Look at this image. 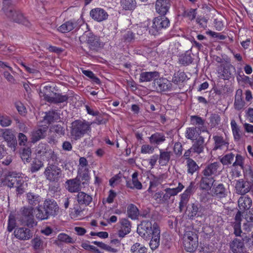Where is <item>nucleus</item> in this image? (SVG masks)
Here are the masks:
<instances>
[{
  "mask_svg": "<svg viewBox=\"0 0 253 253\" xmlns=\"http://www.w3.org/2000/svg\"><path fill=\"white\" fill-rule=\"evenodd\" d=\"M220 164L215 162L208 164L201 172V177L199 181L200 189H208L215 181V177L219 174Z\"/></svg>",
  "mask_w": 253,
  "mask_h": 253,
  "instance_id": "f257e3e1",
  "label": "nucleus"
},
{
  "mask_svg": "<svg viewBox=\"0 0 253 253\" xmlns=\"http://www.w3.org/2000/svg\"><path fill=\"white\" fill-rule=\"evenodd\" d=\"M59 207L53 199L44 200L42 205L37 206L35 211L36 217L39 220L48 219L50 217H55L59 213Z\"/></svg>",
  "mask_w": 253,
  "mask_h": 253,
  "instance_id": "f03ea898",
  "label": "nucleus"
},
{
  "mask_svg": "<svg viewBox=\"0 0 253 253\" xmlns=\"http://www.w3.org/2000/svg\"><path fill=\"white\" fill-rule=\"evenodd\" d=\"M91 124L85 120H75L71 123V136L76 140L81 139L84 134L91 131Z\"/></svg>",
  "mask_w": 253,
  "mask_h": 253,
  "instance_id": "7ed1b4c3",
  "label": "nucleus"
},
{
  "mask_svg": "<svg viewBox=\"0 0 253 253\" xmlns=\"http://www.w3.org/2000/svg\"><path fill=\"white\" fill-rule=\"evenodd\" d=\"M183 245L185 250L188 252H195L198 247V236L196 232L191 228L185 230L182 238Z\"/></svg>",
  "mask_w": 253,
  "mask_h": 253,
  "instance_id": "20e7f679",
  "label": "nucleus"
},
{
  "mask_svg": "<svg viewBox=\"0 0 253 253\" xmlns=\"http://www.w3.org/2000/svg\"><path fill=\"white\" fill-rule=\"evenodd\" d=\"M81 43H86L91 51L96 52L103 46L100 37L91 32L85 31L79 37Z\"/></svg>",
  "mask_w": 253,
  "mask_h": 253,
  "instance_id": "39448f33",
  "label": "nucleus"
},
{
  "mask_svg": "<svg viewBox=\"0 0 253 253\" xmlns=\"http://www.w3.org/2000/svg\"><path fill=\"white\" fill-rule=\"evenodd\" d=\"M5 184L10 188H15L17 194L19 195L25 192L27 185L23 177L17 176L13 173L6 177Z\"/></svg>",
  "mask_w": 253,
  "mask_h": 253,
  "instance_id": "423d86ee",
  "label": "nucleus"
},
{
  "mask_svg": "<svg viewBox=\"0 0 253 253\" xmlns=\"http://www.w3.org/2000/svg\"><path fill=\"white\" fill-rule=\"evenodd\" d=\"M34 208L24 207L21 208L20 214L17 217L18 221L21 224L29 227H33L37 225V222L34 219L33 214Z\"/></svg>",
  "mask_w": 253,
  "mask_h": 253,
  "instance_id": "0eeeda50",
  "label": "nucleus"
},
{
  "mask_svg": "<svg viewBox=\"0 0 253 253\" xmlns=\"http://www.w3.org/2000/svg\"><path fill=\"white\" fill-rule=\"evenodd\" d=\"M160 229L157 223L153 224L149 220H143L138 226L137 232L144 239H150L154 234L155 229Z\"/></svg>",
  "mask_w": 253,
  "mask_h": 253,
  "instance_id": "6e6552de",
  "label": "nucleus"
},
{
  "mask_svg": "<svg viewBox=\"0 0 253 253\" xmlns=\"http://www.w3.org/2000/svg\"><path fill=\"white\" fill-rule=\"evenodd\" d=\"M43 173L46 179L52 182H58L62 175L61 169L51 163H48Z\"/></svg>",
  "mask_w": 253,
  "mask_h": 253,
  "instance_id": "1a4fd4ad",
  "label": "nucleus"
},
{
  "mask_svg": "<svg viewBox=\"0 0 253 253\" xmlns=\"http://www.w3.org/2000/svg\"><path fill=\"white\" fill-rule=\"evenodd\" d=\"M169 19L165 16L155 17L153 21V25L149 32L153 35H156L163 29H166L169 26Z\"/></svg>",
  "mask_w": 253,
  "mask_h": 253,
  "instance_id": "9d476101",
  "label": "nucleus"
},
{
  "mask_svg": "<svg viewBox=\"0 0 253 253\" xmlns=\"http://www.w3.org/2000/svg\"><path fill=\"white\" fill-rule=\"evenodd\" d=\"M204 191H211V195L217 199H222L227 197L228 190L225 186L222 183L212 184V185L208 189H202Z\"/></svg>",
  "mask_w": 253,
  "mask_h": 253,
  "instance_id": "9b49d317",
  "label": "nucleus"
},
{
  "mask_svg": "<svg viewBox=\"0 0 253 253\" xmlns=\"http://www.w3.org/2000/svg\"><path fill=\"white\" fill-rule=\"evenodd\" d=\"M236 193L242 195H245L250 191H253V182L245 179H239L235 184Z\"/></svg>",
  "mask_w": 253,
  "mask_h": 253,
  "instance_id": "f8f14e48",
  "label": "nucleus"
},
{
  "mask_svg": "<svg viewBox=\"0 0 253 253\" xmlns=\"http://www.w3.org/2000/svg\"><path fill=\"white\" fill-rule=\"evenodd\" d=\"M208 138L205 135H200L198 134V137L196 138L194 142L191 147L193 152L197 154H200L203 153L204 151L205 147L207 145V143L205 142L206 138Z\"/></svg>",
  "mask_w": 253,
  "mask_h": 253,
  "instance_id": "ddd939ff",
  "label": "nucleus"
},
{
  "mask_svg": "<svg viewBox=\"0 0 253 253\" xmlns=\"http://www.w3.org/2000/svg\"><path fill=\"white\" fill-rule=\"evenodd\" d=\"M153 84L156 89L159 92L169 91L172 87L171 83L164 78H156L154 81Z\"/></svg>",
  "mask_w": 253,
  "mask_h": 253,
  "instance_id": "4468645a",
  "label": "nucleus"
},
{
  "mask_svg": "<svg viewBox=\"0 0 253 253\" xmlns=\"http://www.w3.org/2000/svg\"><path fill=\"white\" fill-rule=\"evenodd\" d=\"M172 0H157L155 9L157 13L165 16L169 11Z\"/></svg>",
  "mask_w": 253,
  "mask_h": 253,
  "instance_id": "2eb2a0df",
  "label": "nucleus"
},
{
  "mask_svg": "<svg viewBox=\"0 0 253 253\" xmlns=\"http://www.w3.org/2000/svg\"><path fill=\"white\" fill-rule=\"evenodd\" d=\"M90 16L93 20L99 22L106 20L108 17L107 12L101 8H95L91 10Z\"/></svg>",
  "mask_w": 253,
  "mask_h": 253,
  "instance_id": "dca6fc26",
  "label": "nucleus"
},
{
  "mask_svg": "<svg viewBox=\"0 0 253 253\" xmlns=\"http://www.w3.org/2000/svg\"><path fill=\"white\" fill-rule=\"evenodd\" d=\"M14 234L15 237L21 240H28L33 236L31 230L26 227H19L15 229Z\"/></svg>",
  "mask_w": 253,
  "mask_h": 253,
  "instance_id": "f3484780",
  "label": "nucleus"
},
{
  "mask_svg": "<svg viewBox=\"0 0 253 253\" xmlns=\"http://www.w3.org/2000/svg\"><path fill=\"white\" fill-rule=\"evenodd\" d=\"M5 14L7 17L16 23L25 24L26 22L24 16L19 11L9 9L6 11Z\"/></svg>",
  "mask_w": 253,
  "mask_h": 253,
  "instance_id": "a211bd4d",
  "label": "nucleus"
},
{
  "mask_svg": "<svg viewBox=\"0 0 253 253\" xmlns=\"http://www.w3.org/2000/svg\"><path fill=\"white\" fill-rule=\"evenodd\" d=\"M47 127H42L34 129L31 132V139L33 143L45 137Z\"/></svg>",
  "mask_w": 253,
  "mask_h": 253,
  "instance_id": "6ab92c4d",
  "label": "nucleus"
},
{
  "mask_svg": "<svg viewBox=\"0 0 253 253\" xmlns=\"http://www.w3.org/2000/svg\"><path fill=\"white\" fill-rule=\"evenodd\" d=\"M184 186L181 183H178V186L174 188H166L164 190L163 200L165 201V203L168 202L171 196L176 195L178 193L181 192L184 188Z\"/></svg>",
  "mask_w": 253,
  "mask_h": 253,
  "instance_id": "aec40b11",
  "label": "nucleus"
},
{
  "mask_svg": "<svg viewBox=\"0 0 253 253\" xmlns=\"http://www.w3.org/2000/svg\"><path fill=\"white\" fill-rule=\"evenodd\" d=\"M68 96L62 95L60 93H55L53 96H50L48 95L45 94L44 99L49 103L58 104L66 102L68 99Z\"/></svg>",
  "mask_w": 253,
  "mask_h": 253,
  "instance_id": "412c9836",
  "label": "nucleus"
},
{
  "mask_svg": "<svg viewBox=\"0 0 253 253\" xmlns=\"http://www.w3.org/2000/svg\"><path fill=\"white\" fill-rule=\"evenodd\" d=\"M79 28L78 23L75 20H69L60 25L57 29L62 33H68L74 29Z\"/></svg>",
  "mask_w": 253,
  "mask_h": 253,
  "instance_id": "4be33fe9",
  "label": "nucleus"
},
{
  "mask_svg": "<svg viewBox=\"0 0 253 253\" xmlns=\"http://www.w3.org/2000/svg\"><path fill=\"white\" fill-rule=\"evenodd\" d=\"M121 228L118 231V236L124 238L131 231L130 222L126 218H122L120 220Z\"/></svg>",
  "mask_w": 253,
  "mask_h": 253,
  "instance_id": "5701e85b",
  "label": "nucleus"
},
{
  "mask_svg": "<svg viewBox=\"0 0 253 253\" xmlns=\"http://www.w3.org/2000/svg\"><path fill=\"white\" fill-rule=\"evenodd\" d=\"M76 200L80 205L88 206L92 202V197L91 195L80 191L76 196Z\"/></svg>",
  "mask_w": 253,
  "mask_h": 253,
  "instance_id": "b1692460",
  "label": "nucleus"
},
{
  "mask_svg": "<svg viewBox=\"0 0 253 253\" xmlns=\"http://www.w3.org/2000/svg\"><path fill=\"white\" fill-rule=\"evenodd\" d=\"M26 195V201L31 207L40 206L39 204L42 201V198L41 196L33 192H29Z\"/></svg>",
  "mask_w": 253,
  "mask_h": 253,
  "instance_id": "393cba45",
  "label": "nucleus"
},
{
  "mask_svg": "<svg viewBox=\"0 0 253 253\" xmlns=\"http://www.w3.org/2000/svg\"><path fill=\"white\" fill-rule=\"evenodd\" d=\"M160 77V73L157 71L142 72L139 76V82H150Z\"/></svg>",
  "mask_w": 253,
  "mask_h": 253,
  "instance_id": "a878e982",
  "label": "nucleus"
},
{
  "mask_svg": "<svg viewBox=\"0 0 253 253\" xmlns=\"http://www.w3.org/2000/svg\"><path fill=\"white\" fill-rule=\"evenodd\" d=\"M231 69L235 70V67L231 64L228 63H223L220 65L218 73L220 74L222 78L224 80H228L231 78L232 75L230 71Z\"/></svg>",
  "mask_w": 253,
  "mask_h": 253,
  "instance_id": "bb28decb",
  "label": "nucleus"
},
{
  "mask_svg": "<svg viewBox=\"0 0 253 253\" xmlns=\"http://www.w3.org/2000/svg\"><path fill=\"white\" fill-rule=\"evenodd\" d=\"M81 182L76 177L66 181V186L68 191L71 193L79 192L81 190Z\"/></svg>",
  "mask_w": 253,
  "mask_h": 253,
  "instance_id": "cd10ccee",
  "label": "nucleus"
},
{
  "mask_svg": "<svg viewBox=\"0 0 253 253\" xmlns=\"http://www.w3.org/2000/svg\"><path fill=\"white\" fill-rule=\"evenodd\" d=\"M214 141L213 150H222L224 148H228L229 142L222 136L214 135L213 136Z\"/></svg>",
  "mask_w": 253,
  "mask_h": 253,
  "instance_id": "c85d7f7f",
  "label": "nucleus"
},
{
  "mask_svg": "<svg viewBox=\"0 0 253 253\" xmlns=\"http://www.w3.org/2000/svg\"><path fill=\"white\" fill-rule=\"evenodd\" d=\"M204 212V208L198 203H193L190 208L188 216L190 218H193L196 216H201Z\"/></svg>",
  "mask_w": 253,
  "mask_h": 253,
  "instance_id": "c756f323",
  "label": "nucleus"
},
{
  "mask_svg": "<svg viewBox=\"0 0 253 253\" xmlns=\"http://www.w3.org/2000/svg\"><path fill=\"white\" fill-rule=\"evenodd\" d=\"M76 178L81 182L83 181L82 184L83 185L88 183L90 178L88 168L78 169Z\"/></svg>",
  "mask_w": 253,
  "mask_h": 253,
  "instance_id": "7c9ffc66",
  "label": "nucleus"
},
{
  "mask_svg": "<svg viewBox=\"0 0 253 253\" xmlns=\"http://www.w3.org/2000/svg\"><path fill=\"white\" fill-rule=\"evenodd\" d=\"M230 248L233 253H242L244 249V243L241 239L235 238L230 244Z\"/></svg>",
  "mask_w": 253,
  "mask_h": 253,
  "instance_id": "2f4dec72",
  "label": "nucleus"
},
{
  "mask_svg": "<svg viewBox=\"0 0 253 253\" xmlns=\"http://www.w3.org/2000/svg\"><path fill=\"white\" fill-rule=\"evenodd\" d=\"M137 177V172H134L132 175V180L131 181L130 180L126 181V187L131 189H141L142 188V185L141 183L138 180Z\"/></svg>",
  "mask_w": 253,
  "mask_h": 253,
  "instance_id": "473e14b6",
  "label": "nucleus"
},
{
  "mask_svg": "<svg viewBox=\"0 0 253 253\" xmlns=\"http://www.w3.org/2000/svg\"><path fill=\"white\" fill-rule=\"evenodd\" d=\"M2 137L7 142V145L11 148H15L17 144L16 137L13 133L9 130H5L3 134Z\"/></svg>",
  "mask_w": 253,
  "mask_h": 253,
  "instance_id": "72a5a7b5",
  "label": "nucleus"
},
{
  "mask_svg": "<svg viewBox=\"0 0 253 253\" xmlns=\"http://www.w3.org/2000/svg\"><path fill=\"white\" fill-rule=\"evenodd\" d=\"M172 152L167 150H160V155L159 158V164L162 166H166L169 163Z\"/></svg>",
  "mask_w": 253,
  "mask_h": 253,
  "instance_id": "f704fd0d",
  "label": "nucleus"
},
{
  "mask_svg": "<svg viewBox=\"0 0 253 253\" xmlns=\"http://www.w3.org/2000/svg\"><path fill=\"white\" fill-rule=\"evenodd\" d=\"M238 206L241 211L249 209L252 204V200L248 196H242L238 199Z\"/></svg>",
  "mask_w": 253,
  "mask_h": 253,
  "instance_id": "c9c22d12",
  "label": "nucleus"
},
{
  "mask_svg": "<svg viewBox=\"0 0 253 253\" xmlns=\"http://www.w3.org/2000/svg\"><path fill=\"white\" fill-rule=\"evenodd\" d=\"M242 91L241 89H238L236 91L235 96V101L234 106L236 110H240L244 108L245 105V102L242 97Z\"/></svg>",
  "mask_w": 253,
  "mask_h": 253,
  "instance_id": "e433bc0d",
  "label": "nucleus"
},
{
  "mask_svg": "<svg viewBox=\"0 0 253 253\" xmlns=\"http://www.w3.org/2000/svg\"><path fill=\"white\" fill-rule=\"evenodd\" d=\"M149 246L152 250H155L160 245V230L155 229L154 234L152 235Z\"/></svg>",
  "mask_w": 253,
  "mask_h": 253,
  "instance_id": "4c0bfd02",
  "label": "nucleus"
},
{
  "mask_svg": "<svg viewBox=\"0 0 253 253\" xmlns=\"http://www.w3.org/2000/svg\"><path fill=\"white\" fill-rule=\"evenodd\" d=\"M149 138L150 143L154 145H160L166 140V136L161 132H156L152 134Z\"/></svg>",
  "mask_w": 253,
  "mask_h": 253,
  "instance_id": "58836bf2",
  "label": "nucleus"
},
{
  "mask_svg": "<svg viewBox=\"0 0 253 253\" xmlns=\"http://www.w3.org/2000/svg\"><path fill=\"white\" fill-rule=\"evenodd\" d=\"M44 120L48 124L54 122L60 119V116L57 112L55 110L49 111L45 113V116L43 117Z\"/></svg>",
  "mask_w": 253,
  "mask_h": 253,
  "instance_id": "ea45409f",
  "label": "nucleus"
},
{
  "mask_svg": "<svg viewBox=\"0 0 253 253\" xmlns=\"http://www.w3.org/2000/svg\"><path fill=\"white\" fill-rule=\"evenodd\" d=\"M51 149L45 143H40L36 148V153L39 156H46Z\"/></svg>",
  "mask_w": 253,
  "mask_h": 253,
  "instance_id": "a19ab883",
  "label": "nucleus"
},
{
  "mask_svg": "<svg viewBox=\"0 0 253 253\" xmlns=\"http://www.w3.org/2000/svg\"><path fill=\"white\" fill-rule=\"evenodd\" d=\"M193 59L191 56V52L189 51L182 54L179 58V63L184 66L189 65L193 62Z\"/></svg>",
  "mask_w": 253,
  "mask_h": 253,
  "instance_id": "79ce46f5",
  "label": "nucleus"
},
{
  "mask_svg": "<svg viewBox=\"0 0 253 253\" xmlns=\"http://www.w3.org/2000/svg\"><path fill=\"white\" fill-rule=\"evenodd\" d=\"M128 216L132 219H136L139 215V211L133 204H130L127 208Z\"/></svg>",
  "mask_w": 253,
  "mask_h": 253,
  "instance_id": "37998d69",
  "label": "nucleus"
},
{
  "mask_svg": "<svg viewBox=\"0 0 253 253\" xmlns=\"http://www.w3.org/2000/svg\"><path fill=\"white\" fill-rule=\"evenodd\" d=\"M197 8L184 9L182 13V17L188 18L189 20L192 21L196 18L197 14Z\"/></svg>",
  "mask_w": 253,
  "mask_h": 253,
  "instance_id": "c03bdc74",
  "label": "nucleus"
},
{
  "mask_svg": "<svg viewBox=\"0 0 253 253\" xmlns=\"http://www.w3.org/2000/svg\"><path fill=\"white\" fill-rule=\"evenodd\" d=\"M121 5L126 10H132L135 8L136 2L135 0H121Z\"/></svg>",
  "mask_w": 253,
  "mask_h": 253,
  "instance_id": "a18cd8bd",
  "label": "nucleus"
},
{
  "mask_svg": "<svg viewBox=\"0 0 253 253\" xmlns=\"http://www.w3.org/2000/svg\"><path fill=\"white\" fill-rule=\"evenodd\" d=\"M199 133L198 132V130L197 127H190L187 128L185 132V137L188 139H190L191 140H194L196 138L197 135H198Z\"/></svg>",
  "mask_w": 253,
  "mask_h": 253,
  "instance_id": "49530a36",
  "label": "nucleus"
},
{
  "mask_svg": "<svg viewBox=\"0 0 253 253\" xmlns=\"http://www.w3.org/2000/svg\"><path fill=\"white\" fill-rule=\"evenodd\" d=\"M187 172L192 175L196 171L198 170L199 167L193 159H188L186 161Z\"/></svg>",
  "mask_w": 253,
  "mask_h": 253,
  "instance_id": "de8ad7c7",
  "label": "nucleus"
},
{
  "mask_svg": "<svg viewBox=\"0 0 253 253\" xmlns=\"http://www.w3.org/2000/svg\"><path fill=\"white\" fill-rule=\"evenodd\" d=\"M131 253H147V249L138 243L134 244L130 248Z\"/></svg>",
  "mask_w": 253,
  "mask_h": 253,
  "instance_id": "09e8293b",
  "label": "nucleus"
},
{
  "mask_svg": "<svg viewBox=\"0 0 253 253\" xmlns=\"http://www.w3.org/2000/svg\"><path fill=\"white\" fill-rule=\"evenodd\" d=\"M32 247L34 250H39L43 249V242L42 239L39 237H35L31 241Z\"/></svg>",
  "mask_w": 253,
  "mask_h": 253,
  "instance_id": "8fccbe9b",
  "label": "nucleus"
},
{
  "mask_svg": "<svg viewBox=\"0 0 253 253\" xmlns=\"http://www.w3.org/2000/svg\"><path fill=\"white\" fill-rule=\"evenodd\" d=\"M21 158L24 163L30 162L31 160V151L30 147L23 148L21 154Z\"/></svg>",
  "mask_w": 253,
  "mask_h": 253,
  "instance_id": "3c124183",
  "label": "nucleus"
},
{
  "mask_svg": "<svg viewBox=\"0 0 253 253\" xmlns=\"http://www.w3.org/2000/svg\"><path fill=\"white\" fill-rule=\"evenodd\" d=\"M57 239L58 241L67 244H73L76 241L73 238L71 237L65 233H60L57 236Z\"/></svg>",
  "mask_w": 253,
  "mask_h": 253,
  "instance_id": "603ef678",
  "label": "nucleus"
},
{
  "mask_svg": "<svg viewBox=\"0 0 253 253\" xmlns=\"http://www.w3.org/2000/svg\"><path fill=\"white\" fill-rule=\"evenodd\" d=\"M43 167V163L39 160H35L32 162L30 167V170L32 173L39 171Z\"/></svg>",
  "mask_w": 253,
  "mask_h": 253,
  "instance_id": "864d4df0",
  "label": "nucleus"
},
{
  "mask_svg": "<svg viewBox=\"0 0 253 253\" xmlns=\"http://www.w3.org/2000/svg\"><path fill=\"white\" fill-rule=\"evenodd\" d=\"M245 180L252 181L253 182V171L249 166H246L243 169Z\"/></svg>",
  "mask_w": 253,
  "mask_h": 253,
  "instance_id": "5fc2aeb1",
  "label": "nucleus"
},
{
  "mask_svg": "<svg viewBox=\"0 0 253 253\" xmlns=\"http://www.w3.org/2000/svg\"><path fill=\"white\" fill-rule=\"evenodd\" d=\"M47 155L48 156V157H47V160L48 163L55 164V165L58 166V157L57 156V154L53 150L51 149L48 153Z\"/></svg>",
  "mask_w": 253,
  "mask_h": 253,
  "instance_id": "6e6d98bb",
  "label": "nucleus"
},
{
  "mask_svg": "<svg viewBox=\"0 0 253 253\" xmlns=\"http://www.w3.org/2000/svg\"><path fill=\"white\" fill-rule=\"evenodd\" d=\"M180 201L179 202V209L180 211H182L183 209L187 205V204L188 202L190 196L188 195L186 193H183L181 195Z\"/></svg>",
  "mask_w": 253,
  "mask_h": 253,
  "instance_id": "4d7b16f0",
  "label": "nucleus"
},
{
  "mask_svg": "<svg viewBox=\"0 0 253 253\" xmlns=\"http://www.w3.org/2000/svg\"><path fill=\"white\" fill-rule=\"evenodd\" d=\"M202 125H199L196 126H197V129L200 130V134L201 135V132H203L204 134L203 135H205L208 137V141L210 139L211 137V134L210 132L208 130L207 127L205 125V121H203L202 123Z\"/></svg>",
  "mask_w": 253,
  "mask_h": 253,
  "instance_id": "13d9d810",
  "label": "nucleus"
},
{
  "mask_svg": "<svg viewBox=\"0 0 253 253\" xmlns=\"http://www.w3.org/2000/svg\"><path fill=\"white\" fill-rule=\"evenodd\" d=\"M234 157V155L232 153L227 154L224 156L221 159L220 162L223 165H228L232 163Z\"/></svg>",
  "mask_w": 253,
  "mask_h": 253,
  "instance_id": "bf43d9fd",
  "label": "nucleus"
},
{
  "mask_svg": "<svg viewBox=\"0 0 253 253\" xmlns=\"http://www.w3.org/2000/svg\"><path fill=\"white\" fill-rule=\"evenodd\" d=\"M16 225V218L14 215L10 214L8 217L7 230L11 232Z\"/></svg>",
  "mask_w": 253,
  "mask_h": 253,
  "instance_id": "052dcab7",
  "label": "nucleus"
},
{
  "mask_svg": "<svg viewBox=\"0 0 253 253\" xmlns=\"http://www.w3.org/2000/svg\"><path fill=\"white\" fill-rule=\"evenodd\" d=\"M185 76L183 72L174 74L172 78V82L175 84H177L180 82H183L185 80Z\"/></svg>",
  "mask_w": 253,
  "mask_h": 253,
  "instance_id": "680f3d73",
  "label": "nucleus"
},
{
  "mask_svg": "<svg viewBox=\"0 0 253 253\" xmlns=\"http://www.w3.org/2000/svg\"><path fill=\"white\" fill-rule=\"evenodd\" d=\"M206 34L211 37L215 38L219 40H224L226 38V36L225 35H222L219 33L213 32L210 30L206 31Z\"/></svg>",
  "mask_w": 253,
  "mask_h": 253,
  "instance_id": "e2e57ef3",
  "label": "nucleus"
},
{
  "mask_svg": "<svg viewBox=\"0 0 253 253\" xmlns=\"http://www.w3.org/2000/svg\"><path fill=\"white\" fill-rule=\"evenodd\" d=\"M51 131L54 132L59 135H63L65 133V130L63 127L60 125H56L53 126L50 129Z\"/></svg>",
  "mask_w": 253,
  "mask_h": 253,
  "instance_id": "0e129e2a",
  "label": "nucleus"
},
{
  "mask_svg": "<svg viewBox=\"0 0 253 253\" xmlns=\"http://www.w3.org/2000/svg\"><path fill=\"white\" fill-rule=\"evenodd\" d=\"M154 150V148L149 144H144L141 148V153L142 154H152Z\"/></svg>",
  "mask_w": 253,
  "mask_h": 253,
  "instance_id": "69168bd1",
  "label": "nucleus"
},
{
  "mask_svg": "<svg viewBox=\"0 0 253 253\" xmlns=\"http://www.w3.org/2000/svg\"><path fill=\"white\" fill-rule=\"evenodd\" d=\"M196 21L199 25L200 28L205 29L207 27L208 20L204 17H198L196 18Z\"/></svg>",
  "mask_w": 253,
  "mask_h": 253,
  "instance_id": "338daca9",
  "label": "nucleus"
},
{
  "mask_svg": "<svg viewBox=\"0 0 253 253\" xmlns=\"http://www.w3.org/2000/svg\"><path fill=\"white\" fill-rule=\"evenodd\" d=\"M210 123L213 126L218 125L220 121V118L217 114H212L210 118Z\"/></svg>",
  "mask_w": 253,
  "mask_h": 253,
  "instance_id": "774afa93",
  "label": "nucleus"
}]
</instances>
